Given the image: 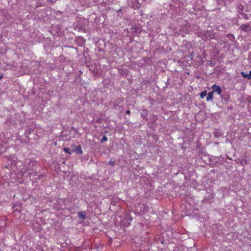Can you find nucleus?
<instances>
[{"instance_id":"dca6fc26","label":"nucleus","mask_w":251,"mask_h":251,"mask_svg":"<svg viewBox=\"0 0 251 251\" xmlns=\"http://www.w3.org/2000/svg\"><path fill=\"white\" fill-rule=\"evenodd\" d=\"M126 113L128 115H129L130 114V111L128 110H126Z\"/></svg>"},{"instance_id":"423d86ee","label":"nucleus","mask_w":251,"mask_h":251,"mask_svg":"<svg viewBox=\"0 0 251 251\" xmlns=\"http://www.w3.org/2000/svg\"><path fill=\"white\" fill-rule=\"evenodd\" d=\"M131 221V219L129 217H126L123 220V223L126 226H128L130 224V222Z\"/></svg>"},{"instance_id":"6ab92c4d","label":"nucleus","mask_w":251,"mask_h":251,"mask_svg":"<svg viewBox=\"0 0 251 251\" xmlns=\"http://www.w3.org/2000/svg\"><path fill=\"white\" fill-rule=\"evenodd\" d=\"M2 77V76H0V78H1Z\"/></svg>"},{"instance_id":"ddd939ff","label":"nucleus","mask_w":251,"mask_h":251,"mask_svg":"<svg viewBox=\"0 0 251 251\" xmlns=\"http://www.w3.org/2000/svg\"><path fill=\"white\" fill-rule=\"evenodd\" d=\"M108 164L110 165L114 166L115 164V162L114 161L111 159L109 160Z\"/></svg>"},{"instance_id":"2eb2a0df","label":"nucleus","mask_w":251,"mask_h":251,"mask_svg":"<svg viewBox=\"0 0 251 251\" xmlns=\"http://www.w3.org/2000/svg\"><path fill=\"white\" fill-rule=\"evenodd\" d=\"M107 140V138L106 137V136H104L103 137V138L102 139V141H106Z\"/></svg>"},{"instance_id":"4468645a","label":"nucleus","mask_w":251,"mask_h":251,"mask_svg":"<svg viewBox=\"0 0 251 251\" xmlns=\"http://www.w3.org/2000/svg\"><path fill=\"white\" fill-rule=\"evenodd\" d=\"M242 17L244 19L249 20L248 16H247V15H246L245 14H242Z\"/></svg>"},{"instance_id":"0eeeda50","label":"nucleus","mask_w":251,"mask_h":251,"mask_svg":"<svg viewBox=\"0 0 251 251\" xmlns=\"http://www.w3.org/2000/svg\"><path fill=\"white\" fill-rule=\"evenodd\" d=\"M78 216L80 219L84 220L86 219V215L83 211H79L78 212Z\"/></svg>"},{"instance_id":"7ed1b4c3","label":"nucleus","mask_w":251,"mask_h":251,"mask_svg":"<svg viewBox=\"0 0 251 251\" xmlns=\"http://www.w3.org/2000/svg\"><path fill=\"white\" fill-rule=\"evenodd\" d=\"M239 29L241 30V32H251V25L248 23L243 24L240 26Z\"/></svg>"},{"instance_id":"6e6552de","label":"nucleus","mask_w":251,"mask_h":251,"mask_svg":"<svg viewBox=\"0 0 251 251\" xmlns=\"http://www.w3.org/2000/svg\"><path fill=\"white\" fill-rule=\"evenodd\" d=\"M241 75L244 78H248V79H251V74H246L244 72H242Z\"/></svg>"},{"instance_id":"f8f14e48","label":"nucleus","mask_w":251,"mask_h":251,"mask_svg":"<svg viewBox=\"0 0 251 251\" xmlns=\"http://www.w3.org/2000/svg\"><path fill=\"white\" fill-rule=\"evenodd\" d=\"M63 150L66 153H68L69 154H71V152L70 151V150L68 148H64Z\"/></svg>"},{"instance_id":"a211bd4d","label":"nucleus","mask_w":251,"mask_h":251,"mask_svg":"<svg viewBox=\"0 0 251 251\" xmlns=\"http://www.w3.org/2000/svg\"><path fill=\"white\" fill-rule=\"evenodd\" d=\"M249 74H251V71L250 72Z\"/></svg>"},{"instance_id":"f3484780","label":"nucleus","mask_w":251,"mask_h":251,"mask_svg":"<svg viewBox=\"0 0 251 251\" xmlns=\"http://www.w3.org/2000/svg\"><path fill=\"white\" fill-rule=\"evenodd\" d=\"M25 171H24V172H22V176H23V175H24V174H25Z\"/></svg>"},{"instance_id":"f257e3e1","label":"nucleus","mask_w":251,"mask_h":251,"mask_svg":"<svg viewBox=\"0 0 251 251\" xmlns=\"http://www.w3.org/2000/svg\"><path fill=\"white\" fill-rule=\"evenodd\" d=\"M198 35L204 41L217 40V33L212 29H207L198 32Z\"/></svg>"},{"instance_id":"39448f33","label":"nucleus","mask_w":251,"mask_h":251,"mask_svg":"<svg viewBox=\"0 0 251 251\" xmlns=\"http://www.w3.org/2000/svg\"><path fill=\"white\" fill-rule=\"evenodd\" d=\"M211 88L213 90V91L212 92H213V93H217L218 95H220L221 93H222L221 88L220 86H218L216 84H214L212 86Z\"/></svg>"},{"instance_id":"9d476101","label":"nucleus","mask_w":251,"mask_h":251,"mask_svg":"<svg viewBox=\"0 0 251 251\" xmlns=\"http://www.w3.org/2000/svg\"><path fill=\"white\" fill-rule=\"evenodd\" d=\"M213 97V92H210L207 95V96L206 98V100L207 101L211 100V99H212Z\"/></svg>"},{"instance_id":"20e7f679","label":"nucleus","mask_w":251,"mask_h":251,"mask_svg":"<svg viewBox=\"0 0 251 251\" xmlns=\"http://www.w3.org/2000/svg\"><path fill=\"white\" fill-rule=\"evenodd\" d=\"M73 149L72 150V151L76 152L77 154H81L82 153V150L81 149V147L80 145L73 146H72Z\"/></svg>"},{"instance_id":"9b49d317","label":"nucleus","mask_w":251,"mask_h":251,"mask_svg":"<svg viewBox=\"0 0 251 251\" xmlns=\"http://www.w3.org/2000/svg\"><path fill=\"white\" fill-rule=\"evenodd\" d=\"M200 95H201V99H203L207 95L206 91H203L201 92Z\"/></svg>"},{"instance_id":"1a4fd4ad","label":"nucleus","mask_w":251,"mask_h":251,"mask_svg":"<svg viewBox=\"0 0 251 251\" xmlns=\"http://www.w3.org/2000/svg\"><path fill=\"white\" fill-rule=\"evenodd\" d=\"M141 115L144 118H146L148 116V111L145 109L142 110L141 112Z\"/></svg>"},{"instance_id":"f03ea898","label":"nucleus","mask_w":251,"mask_h":251,"mask_svg":"<svg viewBox=\"0 0 251 251\" xmlns=\"http://www.w3.org/2000/svg\"><path fill=\"white\" fill-rule=\"evenodd\" d=\"M236 42V40L233 34H227L225 38L221 41L220 45H225V47L229 48L231 46L233 45Z\"/></svg>"}]
</instances>
